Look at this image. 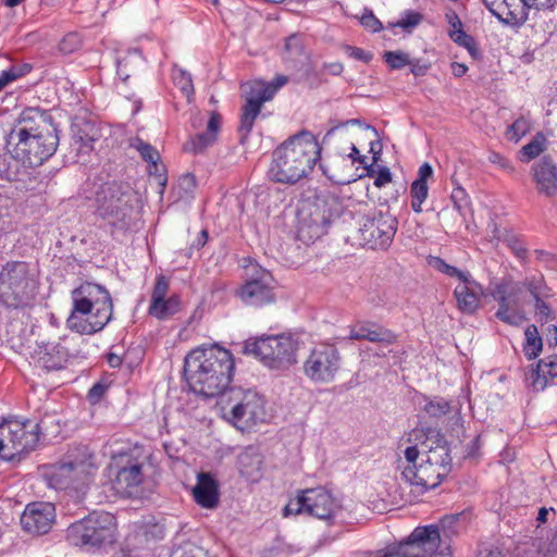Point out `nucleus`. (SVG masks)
I'll return each mask as SVG.
<instances>
[{"mask_svg": "<svg viewBox=\"0 0 557 557\" xmlns=\"http://www.w3.org/2000/svg\"><path fill=\"white\" fill-rule=\"evenodd\" d=\"M445 18L450 26L448 32H463L462 22L455 10L449 9L445 13Z\"/></svg>", "mask_w": 557, "mask_h": 557, "instance_id": "obj_61", "label": "nucleus"}, {"mask_svg": "<svg viewBox=\"0 0 557 557\" xmlns=\"http://www.w3.org/2000/svg\"><path fill=\"white\" fill-rule=\"evenodd\" d=\"M221 127V114L216 111H211L206 131L191 136L189 140L184 144V151L193 154H200L205 152L209 147L216 143Z\"/></svg>", "mask_w": 557, "mask_h": 557, "instance_id": "obj_28", "label": "nucleus"}, {"mask_svg": "<svg viewBox=\"0 0 557 557\" xmlns=\"http://www.w3.org/2000/svg\"><path fill=\"white\" fill-rule=\"evenodd\" d=\"M557 377V355L549 356L547 360L540 359L531 364L527 373V381L535 391H544L549 380Z\"/></svg>", "mask_w": 557, "mask_h": 557, "instance_id": "obj_31", "label": "nucleus"}, {"mask_svg": "<svg viewBox=\"0 0 557 557\" xmlns=\"http://www.w3.org/2000/svg\"><path fill=\"white\" fill-rule=\"evenodd\" d=\"M72 310L66 327L79 335L101 332L112 320L114 304L109 289L98 283L85 281L71 292Z\"/></svg>", "mask_w": 557, "mask_h": 557, "instance_id": "obj_4", "label": "nucleus"}, {"mask_svg": "<svg viewBox=\"0 0 557 557\" xmlns=\"http://www.w3.org/2000/svg\"><path fill=\"white\" fill-rule=\"evenodd\" d=\"M413 432H420L424 436L426 447L429 448L428 454L435 451L436 455L442 456L443 454L438 451H443L450 455L449 444L445 435L437 428L421 425L419 430H414Z\"/></svg>", "mask_w": 557, "mask_h": 557, "instance_id": "obj_36", "label": "nucleus"}, {"mask_svg": "<svg viewBox=\"0 0 557 557\" xmlns=\"http://www.w3.org/2000/svg\"><path fill=\"white\" fill-rule=\"evenodd\" d=\"M429 195V187L426 183H420L413 181L410 186L411 196V209L416 213L422 212V203L425 201Z\"/></svg>", "mask_w": 557, "mask_h": 557, "instance_id": "obj_46", "label": "nucleus"}, {"mask_svg": "<svg viewBox=\"0 0 557 557\" xmlns=\"http://www.w3.org/2000/svg\"><path fill=\"white\" fill-rule=\"evenodd\" d=\"M337 215V202L330 196L301 200L297 208V239L306 245L313 244L327 233Z\"/></svg>", "mask_w": 557, "mask_h": 557, "instance_id": "obj_7", "label": "nucleus"}, {"mask_svg": "<svg viewBox=\"0 0 557 557\" xmlns=\"http://www.w3.org/2000/svg\"><path fill=\"white\" fill-rule=\"evenodd\" d=\"M169 290V278L163 274L157 275L151 293L148 313L161 321L166 320L181 311V296L178 294H172L166 298Z\"/></svg>", "mask_w": 557, "mask_h": 557, "instance_id": "obj_20", "label": "nucleus"}, {"mask_svg": "<svg viewBox=\"0 0 557 557\" xmlns=\"http://www.w3.org/2000/svg\"><path fill=\"white\" fill-rule=\"evenodd\" d=\"M59 129L47 110L25 108L7 137V147L13 146L12 157L30 168L49 160L59 146Z\"/></svg>", "mask_w": 557, "mask_h": 557, "instance_id": "obj_1", "label": "nucleus"}, {"mask_svg": "<svg viewBox=\"0 0 557 557\" xmlns=\"http://www.w3.org/2000/svg\"><path fill=\"white\" fill-rule=\"evenodd\" d=\"M459 520V515L443 517L437 524L419 525L404 539L409 549L416 557H434L442 546V533L450 536L457 531L455 524Z\"/></svg>", "mask_w": 557, "mask_h": 557, "instance_id": "obj_14", "label": "nucleus"}, {"mask_svg": "<svg viewBox=\"0 0 557 557\" xmlns=\"http://www.w3.org/2000/svg\"><path fill=\"white\" fill-rule=\"evenodd\" d=\"M536 191L545 197L557 196V162L550 154H543L530 171Z\"/></svg>", "mask_w": 557, "mask_h": 557, "instance_id": "obj_24", "label": "nucleus"}, {"mask_svg": "<svg viewBox=\"0 0 557 557\" xmlns=\"http://www.w3.org/2000/svg\"><path fill=\"white\" fill-rule=\"evenodd\" d=\"M197 187V180L193 173H186L178 177L174 191L178 200L187 201L194 198V193Z\"/></svg>", "mask_w": 557, "mask_h": 557, "instance_id": "obj_42", "label": "nucleus"}, {"mask_svg": "<svg viewBox=\"0 0 557 557\" xmlns=\"http://www.w3.org/2000/svg\"><path fill=\"white\" fill-rule=\"evenodd\" d=\"M381 557H416L409 549L405 540L387 545L383 550Z\"/></svg>", "mask_w": 557, "mask_h": 557, "instance_id": "obj_52", "label": "nucleus"}, {"mask_svg": "<svg viewBox=\"0 0 557 557\" xmlns=\"http://www.w3.org/2000/svg\"><path fill=\"white\" fill-rule=\"evenodd\" d=\"M530 8L531 4L522 0H502L497 8H490V12L506 25L521 26L528 20Z\"/></svg>", "mask_w": 557, "mask_h": 557, "instance_id": "obj_29", "label": "nucleus"}, {"mask_svg": "<svg viewBox=\"0 0 557 557\" xmlns=\"http://www.w3.org/2000/svg\"><path fill=\"white\" fill-rule=\"evenodd\" d=\"M136 195L127 183L104 182L95 190V214L107 220L110 233H126L132 225Z\"/></svg>", "mask_w": 557, "mask_h": 557, "instance_id": "obj_6", "label": "nucleus"}, {"mask_svg": "<svg viewBox=\"0 0 557 557\" xmlns=\"http://www.w3.org/2000/svg\"><path fill=\"white\" fill-rule=\"evenodd\" d=\"M320 158L319 141L312 133L302 131L274 149L268 176L274 183L295 185L311 173Z\"/></svg>", "mask_w": 557, "mask_h": 557, "instance_id": "obj_3", "label": "nucleus"}, {"mask_svg": "<svg viewBox=\"0 0 557 557\" xmlns=\"http://www.w3.org/2000/svg\"><path fill=\"white\" fill-rule=\"evenodd\" d=\"M529 128L528 120L520 116L507 127V139L518 143L529 132Z\"/></svg>", "mask_w": 557, "mask_h": 557, "instance_id": "obj_50", "label": "nucleus"}, {"mask_svg": "<svg viewBox=\"0 0 557 557\" xmlns=\"http://www.w3.org/2000/svg\"><path fill=\"white\" fill-rule=\"evenodd\" d=\"M383 60L391 70H400L410 63L409 54L400 50L385 51Z\"/></svg>", "mask_w": 557, "mask_h": 557, "instance_id": "obj_49", "label": "nucleus"}, {"mask_svg": "<svg viewBox=\"0 0 557 557\" xmlns=\"http://www.w3.org/2000/svg\"><path fill=\"white\" fill-rule=\"evenodd\" d=\"M54 521V505L46 502H34L26 505L21 516L22 529L34 535L47 534Z\"/></svg>", "mask_w": 557, "mask_h": 557, "instance_id": "obj_22", "label": "nucleus"}, {"mask_svg": "<svg viewBox=\"0 0 557 557\" xmlns=\"http://www.w3.org/2000/svg\"><path fill=\"white\" fill-rule=\"evenodd\" d=\"M40 282L36 267L23 260L0 264V307L8 311H25L34 307Z\"/></svg>", "mask_w": 557, "mask_h": 557, "instance_id": "obj_5", "label": "nucleus"}, {"mask_svg": "<svg viewBox=\"0 0 557 557\" xmlns=\"http://www.w3.org/2000/svg\"><path fill=\"white\" fill-rule=\"evenodd\" d=\"M342 368V356L334 344L313 347L304 362V374L313 383H331Z\"/></svg>", "mask_w": 557, "mask_h": 557, "instance_id": "obj_16", "label": "nucleus"}, {"mask_svg": "<svg viewBox=\"0 0 557 557\" xmlns=\"http://www.w3.org/2000/svg\"><path fill=\"white\" fill-rule=\"evenodd\" d=\"M426 454V459L418 466H407L401 474L411 485L421 486L423 491L437 487L451 471L453 458L449 454L441 451Z\"/></svg>", "mask_w": 557, "mask_h": 557, "instance_id": "obj_15", "label": "nucleus"}, {"mask_svg": "<svg viewBox=\"0 0 557 557\" xmlns=\"http://www.w3.org/2000/svg\"><path fill=\"white\" fill-rule=\"evenodd\" d=\"M544 297L535 299L534 308H535V315L537 317V320L541 323H546L548 321H552L555 319V315L553 313V310L550 306L544 301Z\"/></svg>", "mask_w": 557, "mask_h": 557, "instance_id": "obj_54", "label": "nucleus"}, {"mask_svg": "<svg viewBox=\"0 0 557 557\" xmlns=\"http://www.w3.org/2000/svg\"><path fill=\"white\" fill-rule=\"evenodd\" d=\"M114 516L107 511H92L66 529V541L78 547H102L114 542Z\"/></svg>", "mask_w": 557, "mask_h": 557, "instance_id": "obj_9", "label": "nucleus"}, {"mask_svg": "<svg viewBox=\"0 0 557 557\" xmlns=\"http://www.w3.org/2000/svg\"><path fill=\"white\" fill-rule=\"evenodd\" d=\"M341 506L336 498L323 486L306 488L298 492L283 509L284 517L290 515H308L320 520L335 517Z\"/></svg>", "mask_w": 557, "mask_h": 557, "instance_id": "obj_13", "label": "nucleus"}, {"mask_svg": "<svg viewBox=\"0 0 557 557\" xmlns=\"http://www.w3.org/2000/svg\"><path fill=\"white\" fill-rule=\"evenodd\" d=\"M507 246L511 252L520 260H525L528 257V249L523 242L518 237H511L507 240Z\"/></svg>", "mask_w": 557, "mask_h": 557, "instance_id": "obj_59", "label": "nucleus"}, {"mask_svg": "<svg viewBox=\"0 0 557 557\" xmlns=\"http://www.w3.org/2000/svg\"><path fill=\"white\" fill-rule=\"evenodd\" d=\"M296 342L290 336L269 335L246 341L243 354L251 355L272 370H286L296 363Z\"/></svg>", "mask_w": 557, "mask_h": 557, "instance_id": "obj_11", "label": "nucleus"}, {"mask_svg": "<svg viewBox=\"0 0 557 557\" xmlns=\"http://www.w3.org/2000/svg\"><path fill=\"white\" fill-rule=\"evenodd\" d=\"M348 338L391 346L398 342L399 335L379 322L367 320L350 326Z\"/></svg>", "mask_w": 557, "mask_h": 557, "instance_id": "obj_25", "label": "nucleus"}, {"mask_svg": "<svg viewBox=\"0 0 557 557\" xmlns=\"http://www.w3.org/2000/svg\"><path fill=\"white\" fill-rule=\"evenodd\" d=\"M40 436L41 426L35 420L4 419L0 423V457L12 460L15 456L35 450Z\"/></svg>", "mask_w": 557, "mask_h": 557, "instance_id": "obj_10", "label": "nucleus"}, {"mask_svg": "<svg viewBox=\"0 0 557 557\" xmlns=\"http://www.w3.org/2000/svg\"><path fill=\"white\" fill-rule=\"evenodd\" d=\"M72 149L76 154H88L94 144L101 137L97 122L86 115H75L71 125Z\"/></svg>", "mask_w": 557, "mask_h": 557, "instance_id": "obj_23", "label": "nucleus"}, {"mask_svg": "<svg viewBox=\"0 0 557 557\" xmlns=\"http://www.w3.org/2000/svg\"><path fill=\"white\" fill-rule=\"evenodd\" d=\"M520 283L522 285V289L525 288L534 300L548 296V287L542 274L527 276L523 282Z\"/></svg>", "mask_w": 557, "mask_h": 557, "instance_id": "obj_43", "label": "nucleus"}, {"mask_svg": "<svg viewBox=\"0 0 557 557\" xmlns=\"http://www.w3.org/2000/svg\"><path fill=\"white\" fill-rule=\"evenodd\" d=\"M428 262H429V265H431L436 271L444 273L449 277H457L459 281L466 280V276L469 274V272H463V271L459 270L458 268L448 264L441 257L431 256L429 258Z\"/></svg>", "mask_w": 557, "mask_h": 557, "instance_id": "obj_45", "label": "nucleus"}, {"mask_svg": "<svg viewBox=\"0 0 557 557\" xmlns=\"http://www.w3.org/2000/svg\"><path fill=\"white\" fill-rule=\"evenodd\" d=\"M301 57H307L305 36L294 33L285 38L283 58L287 62H297Z\"/></svg>", "mask_w": 557, "mask_h": 557, "instance_id": "obj_38", "label": "nucleus"}, {"mask_svg": "<svg viewBox=\"0 0 557 557\" xmlns=\"http://www.w3.org/2000/svg\"><path fill=\"white\" fill-rule=\"evenodd\" d=\"M288 78L285 75H276L270 83L256 82L251 87L267 100H271L277 90L287 84Z\"/></svg>", "mask_w": 557, "mask_h": 557, "instance_id": "obj_44", "label": "nucleus"}, {"mask_svg": "<svg viewBox=\"0 0 557 557\" xmlns=\"http://www.w3.org/2000/svg\"><path fill=\"white\" fill-rule=\"evenodd\" d=\"M476 557H504L503 549L488 542H482L478 546Z\"/></svg>", "mask_w": 557, "mask_h": 557, "instance_id": "obj_56", "label": "nucleus"}, {"mask_svg": "<svg viewBox=\"0 0 557 557\" xmlns=\"http://www.w3.org/2000/svg\"><path fill=\"white\" fill-rule=\"evenodd\" d=\"M95 460V454L87 445H72L60 460L58 469L62 475H66L73 481H84L96 471Z\"/></svg>", "mask_w": 557, "mask_h": 557, "instance_id": "obj_19", "label": "nucleus"}, {"mask_svg": "<svg viewBox=\"0 0 557 557\" xmlns=\"http://www.w3.org/2000/svg\"><path fill=\"white\" fill-rule=\"evenodd\" d=\"M109 385L102 381L95 383L87 393V399L90 404H98L106 392L108 391Z\"/></svg>", "mask_w": 557, "mask_h": 557, "instance_id": "obj_57", "label": "nucleus"}, {"mask_svg": "<svg viewBox=\"0 0 557 557\" xmlns=\"http://www.w3.org/2000/svg\"><path fill=\"white\" fill-rule=\"evenodd\" d=\"M262 456L253 447H247L237 457V467L247 480L258 481L262 476Z\"/></svg>", "mask_w": 557, "mask_h": 557, "instance_id": "obj_33", "label": "nucleus"}, {"mask_svg": "<svg viewBox=\"0 0 557 557\" xmlns=\"http://www.w3.org/2000/svg\"><path fill=\"white\" fill-rule=\"evenodd\" d=\"M392 182V173L387 166H381L374 177V186L381 188Z\"/></svg>", "mask_w": 557, "mask_h": 557, "instance_id": "obj_62", "label": "nucleus"}, {"mask_svg": "<svg viewBox=\"0 0 557 557\" xmlns=\"http://www.w3.org/2000/svg\"><path fill=\"white\" fill-rule=\"evenodd\" d=\"M346 51L348 52L349 57L359 60L366 64L371 62V60L373 59V54L370 51H366L359 47L347 46Z\"/></svg>", "mask_w": 557, "mask_h": 557, "instance_id": "obj_60", "label": "nucleus"}, {"mask_svg": "<svg viewBox=\"0 0 557 557\" xmlns=\"http://www.w3.org/2000/svg\"><path fill=\"white\" fill-rule=\"evenodd\" d=\"M521 294V283L515 281L511 275L492 280L486 293L498 304L495 317L511 326H520L527 320L523 310L520 309Z\"/></svg>", "mask_w": 557, "mask_h": 557, "instance_id": "obj_12", "label": "nucleus"}, {"mask_svg": "<svg viewBox=\"0 0 557 557\" xmlns=\"http://www.w3.org/2000/svg\"><path fill=\"white\" fill-rule=\"evenodd\" d=\"M450 200L454 203V208L465 216L466 210L470 205L469 196L462 187H456L453 189Z\"/></svg>", "mask_w": 557, "mask_h": 557, "instance_id": "obj_53", "label": "nucleus"}, {"mask_svg": "<svg viewBox=\"0 0 557 557\" xmlns=\"http://www.w3.org/2000/svg\"><path fill=\"white\" fill-rule=\"evenodd\" d=\"M408 65L410 66V72L417 77L424 76L430 69V64L422 62L420 59H410Z\"/></svg>", "mask_w": 557, "mask_h": 557, "instance_id": "obj_63", "label": "nucleus"}, {"mask_svg": "<svg viewBox=\"0 0 557 557\" xmlns=\"http://www.w3.org/2000/svg\"><path fill=\"white\" fill-rule=\"evenodd\" d=\"M484 295L483 286L472 278L470 273L466 276V280L460 281V284L454 290L457 307L466 314L476 312L480 307L481 297Z\"/></svg>", "mask_w": 557, "mask_h": 557, "instance_id": "obj_27", "label": "nucleus"}, {"mask_svg": "<svg viewBox=\"0 0 557 557\" xmlns=\"http://www.w3.org/2000/svg\"><path fill=\"white\" fill-rule=\"evenodd\" d=\"M267 101V97H262L250 86V90L246 96V101L240 109L239 125L237 127L238 143L242 146L247 144L249 135L253 128L255 121L261 114L263 103Z\"/></svg>", "mask_w": 557, "mask_h": 557, "instance_id": "obj_26", "label": "nucleus"}, {"mask_svg": "<svg viewBox=\"0 0 557 557\" xmlns=\"http://www.w3.org/2000/svg\"><path fill=\"white\" fill-rule=\"evenodd\" d=\"M359 227L362 245L371 249L386 250L395 237L398 221L388 211H375L363 216Z\"/></svg>", "mask_w": 557, "mask_h": 557, "instance_id": "obj_17", "label": "nucleus"}, {"mask_svg": "<svg viewBox=\"0 0 557 557\" xmlns=\"http://www.w3.org/2000/svg\"><path fill=\"white\" fill-rule=\"evenodd\" d=\"M448 36L457 46L465 48L474 61H481L483 59V52L472 35L463 30L448 32Z\"/></svg>", "mask_w": 557, "mask_h": 557, "instance_id": "obj_41", "label": "nucleus"}, {"mask_svg": "<svg viewBox=\"0 0 557 557\" xmlns=\"http://www.w3.org/2000/svg\"><path fill=\"white\" fill-rule=\"evenodd\" d=\"M173 82L186 97H189L194 94L191 75L187 71L182 69H174Z\"/></svg>", "mask_w": 557, "mask_h": 557, "instance_id": "obj_48", "label": "nucleus"}, {"mask_svg": "<svg viewBox=\"0 0 557 557\" xmlns=\"http://www.w3.org/2000/svg\"><path fill=\"white\" fill-rule=\"evenodd\" d=\"M195 502L203 508L212 509L219 504V483L210 472H200L193 490Z\"/></svg>", "mask_w": 557, "mask_h": 557, "instance_id": "obj_30", "label": "nucleus"}, {"mask_svg": "<svg viewBox=\"0 0 557 557\" xmlns=\"http://www.w3.org/2000/svg\"><path fill=\"white\" fill-rule=\"evenodd\" d=\"M546 148L547 138L542 132H537L532 139L519 150L518 159L522 163H529L537 157H542L541 154L546 150Z\"/></svg>", "mask_w": 557, "mask_h": 557, "instance_id": "obj_37", "label": "nucleus"}, {"mask_svg": "<svg viewBox=\"0 0 557 557\" xmlns=\"http://www.w3.org/2000/svg\"><path fill=\"white\" fill-rule=\"evenodd\" d=\"M321 70L324 72V75L327 73L332 76H339L344 71V65L341 62H325Z\"/></svg>", "mask_w": 557, "mask_h": 557, "instance_id": "obj_64", "label": "nucleus"}, {"mask_svg": "<svg viewBox=\"0 0 557 557\" xmlns=\"http://www.w3.org/2000/svg\"><path fill=\"white\" fill-rule=\"evenodd\" d=\"M129 146L139 152L141 159L148 163L149 172L162 178L160 184L165 186L166 177L160 172H164V166L159 163V151L152 145L143 140L140 137L132 138Z\"/></svg>", "mask_w": 557, "mask_h": 557, "instance_id": "obj_34", "label": "nucleus"}, {"mask_svg": "<svg viewBox=\"0 0 557 557\" xmlns=\"http://www.w3.org/2000/svg\"><path fill=\"white\" fill-rule=\"evenodd\" d=\"M81 46V41L76 34H67L59 44V49L63 53H72Z\"/></svg>", "mask_w": 557, "mask_h": 557, "instance_id": "obj_58", "label": "nucleus"}, {"mask_svg": "<svg viewBox=\"0 0 557 557\" xmlns=\"http://www.w3.org/2000/svg\"><path fill=\"white\" fill-rule=\"evenodd\" d=\"M143 481V465L137 460L128 459L126 465L117 470L114 484L119 492L131 495L132 488L139 486Z\"/></svg>", "mask_w": 557, "mask_h": 557, "instance_id": "obj_32", "label": "nucleus"}, {"mask_svg": "<svg viewBox=\"0 0 557 557\" xmlns=\"http://www.w3.org/2000/svg\"><path fill=\"white\" fill-rule=\"evenodd\" d=\"M67 337L57 343H42L37 346L32 356L35 367L47 372L59 371L66 367L75 355L66 346Z\"/></svg>", "mask_w": 557, "mask_h": 557, "instance_id": "obj_21", "label": "nucleus"}, {"mask_svg": "<svg viewBox=\"0 0 557 557\" xmlns=\"http://www.w3.org/2000/svg\"><path fill=\"white\" fill-rule=\"evenodd\" d=\"M302 81L310 89H317L321 85L327 83L324 72L320 69L317 70L312 65H308L302 74Z\"/></svg>", "mask_w": 557, "mask_h": 557, "instance_id": "obj_47", "label": "nucleus"}, {"mask_svg": "<svg viewBox=\"0 0 557 557\" xmlns=\"http://www.w3.org/2000/svg\"><path fill=\"white\" fill-rule=\"evenodd\" d=\"M360 23L366 28L373 33H376L383 28L381 21L373 14L371 10L364 9V12L360 18Z\"/></svg>", "mask_w": 557, "mask_h": 557, "instance_id": "obj_55", "label": "nucleus"}, {"mask_svg": "<svg viewBox=\"0 0 557 557\" xmlns=\"http://www.w3.org/2000/svg\"><path fill=\"white\" fill-rule=\"evenodd\" d=\"M33 71V64L27 62H14L5 70L0 71V91L7 86L25 77Z\"/></svg>", "mask_w": 557, "mask_h": 557, "instance_id": "obj_39", "label": "nucleus"}, {"mask_svg": "<svg viewBox=\"0 0 557 557\" xmlns=\"http://www.w3.org/2000/svg\"><path fill=\"white\" fill-rule=\"evenodd\" d=\"M243 304L262 308L276 301L275 280L265 269H257L235 292Z\"/></svg>", "mask_w": 557, "mask_h": 557, "instance_id": "obj_18", "label": "nucleus"}, {"mask_svg": "<svg viewBox=\"0 0 557 557\" xmlns=\"http://www.w3.org/2000/svg\"><path fill=\"white\" fill-rule=\"evenodd\" d=\"M525 342L523 352L528 360H533L540 356L543 350V339L539 334L536 325L530 324L524 330Z\"/></svg>", "mask_w": 557, "mask_h": 557, "instance_id": "obj_40", "label": "nucleus"}, {"mask_svg": "<svg viewBox=\"0 0 557 557\" xmlns=\"http://www.w3.org/2000/svg\"><path fill=\"white\" fill-rule=\"evenodd\" d=\"M235 361L232 352L219 345L197 347L184 359L183 377L190 392L203 398L225 394L233 377Z\"/></svg>", "mask_w": 557, "mask_h": 557, "instance_id": "obj_2", "label": "nucleus"}, {"mask_svg": "<svg viewBox=\"0 0 557 557\" xmlns=\"http://www.w3.org/2000/svg\"><path fill=\"white\" fill-rule=\"evenodd\" d=\"M420 410L430 419L440 420L451 411V401L441 396H417Z\"/></svg>", "mask_w": 557, "mask_h": 557, "instance_id": "obj_35", "label": "nucleus"}, {"mask_svg": "<svg viewBox=\"0 0 557 557\" xmlns=\"http://www.w3.org/2000/svg\"><path fill=\"white\" fill-rule=\"evenodd\" d=\"M220 404L223 410L230 411V421L238 429H250L267 421L265 400L252 389L230 387Z\"/></svg>", "mask_w": 557, "mask_h": 557, "instance_id": "obj_8", "label": "nucleus"}, {"mask_svg": "<svg viewBox=\"0 0 557 557\" xmlns=\"http://www.w3.org/2000/svg\"><path fill=\"white\" fill-rule=\"evenodd\" d=\"M422 20L423 15L420 12L407 10L404 12L400 20L392 24V27H400L404 30L410 32L412 28L418 26Z\"/></svg>", "mask_w": 557, "mask_h": 557, "instance_id": "obj_51", "label": "nucleus"}]
</instances>
